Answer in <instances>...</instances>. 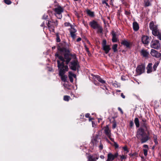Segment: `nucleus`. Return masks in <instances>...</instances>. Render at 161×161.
<instances>
[{
	"label": "nucleus",
	"mask_w": 161,
	"mask_h": 161,
	"mask_svg": "<svg viewBox=\"0 0 161 161\" xmlns=\"http://www.w3.org/2000/svg\"><path fill=\"white\" fill-rule=\"evenodd\" d=\"M56 41L58 42H60L61 41V40L60 38V37H59V34L58 33H57L56 34Z\"/></svg>",
	"instance_id": "c756f323"
},
{
	"label": "nucleus",
	"mask_w": 161,
	"mask_h": 161,
	"mask_svg": "<svg viewBox=\"0 0 161 161\" xmlns=\"http://www.w3.org/2000/svg\"><path fill=\"white\" fill-rule=\"evenodd\" d=\"M142 123H146V120L145 119H144V118H142Z\"/></svg>",
	"instance_id": "de8ad7c7"
},
{
	"label": "nucleus",
	"mask_w": 161,
	"mask_h": 161,
	"mask_svg": "<svg viewBox=\"0 0 161 161\" xmlns=\"http://www.w3.org/2000/svg\"><path fill=\"white\" fill-rule=\"evenodd\" d=\"M117 44H115L113 46L112 48L114 52H116L117 51Z\"/></svg>",
	"instance_id": "2f4dec72"
},
{
	"label": "nucleus",
	"mask_w": 161,
	"mask_h": 161,
	"mask_svg": "<svg viewBox=\"0 0 161 161\" xmlns=\"http://www.w3.org/2000/svg\"><path fill=\"white\" fill-rule=\"evenodd\" d=\"M103 144L101 143H100V145L99 146V148L100 150H101L103 148Z\"/></svg>",
	"instance_id": "a19ab883"
},
{
	"label": "nucleus",
	"mask_w": 161,
	"mask_h": 161,
	"mask_svg": "<svg viewBox=\"0 0 161 161\" xmlns=\"http://www.w3.org/2000/svg\"><path fill=\"white\" fill-rule=\"evenodd\" d=\"M69 66L72 70L75 71L79 67V63L76 59H75L70 62Z\"/></svg>",
	"instance_id": "423d86ee"
},
{
	"label": "nucleus",
	"mask_w": 161,
	"mask_h": 161,
	"mask_svg": "<svg viewBox=\"0 0 161 161\" xmlns=\"http://www.w3.org/2000/svg\"><path fill=\"white\" fill-rule=\"evenodd\" d=\"M44 25V22H43L41 24V26H42V27Z\"/></svg>",
	"instance_id": "052dcab7"
},
{
	"label": "nucleus",
	"mask_w": 161,
	"mask_h": 161,
	"mask_svg": "<svg viewBox=\"0 0 161 161\" xmlns=\"http://www.w3.org/2000/svg\"><path fill=\"white\" fill-rule=\"evenodd\" d=\"M141 53L143 57L145 58L147 57L149 54L148 53L146 50L144 49H142L141 50Z\"/></svg>",
	"instance_id": "dca6fc26"
},
{
	"label": "nucleus",
	"mask_w": 161,
	"mask_h": 161,
	"mask_svg": "<svg viewBox=\"0 0 161 161\" xmlns=\"http://www.w3.org/2000/svg\"><path fill=\"white\" fill-rule=\"evenodd\" d=\"M98 159V158H96L93 156L90 155L88 157V160L87 161H96V160Z\"/></svg>",
	"instance_id": "aec40b11"
},
{
	"label": "nucleus",
	"mask_w": 161,
	"mask_h": 161,
	"mask_svg": "<svg viewBox=\"0 0 161 161\" xmlns=\"http://www.w3.org/2000/svg\"><path fill=\"white\" fill-rule=\"evenodd\" d=\"M83 24L86 27H88V25H87V23L84 20H83Z\"/></svg>",
	"instance_id": "58836bf2"
},
{
	"label": "nucleus",
	"mask_w": 161,
	"mask_h": 161,
	"mask_svg": "<svg viewBox=\"0 0 161 161\" xmlns=\"http://www.w3.org/2000/svg\"><path fill=\"white\" fill-rule=\"evenodd\" d=\"M54 23L56 25H58V21H57V20H56L55 22H54Z\"/></svg>",
	"instance_id": "4d7b16f0"
},
{
	"label": "nucleus",
	"mask_w": 161,
	"mask_h": 161,
	"mask_svg": "<svg viewBox=\"0 0 161 161\" xmlns=\"http://www.w3.org/2000/svg\"><path fill=\"white\" fill-rule=\"evenodd\" d=\"M56 56L58 57L59 59L62 61V62L60 63L59 60H58L57 62L58 64V67L59 69V75L60 77L61 80L64 82L67 81V76L65 75L66 72L69 70V68L67 65H65L64 64V61L63 58L58 54L55 55Z\"/></svg>",
	"instance_id": "f03ea898"
},
{
	"label": "nucleus",
	"mask_w": 161,
	"mask_h": 161,
	"mask_svg": "<svg viewBox=\"0 0 161 161\" xmlns=\"http://www.w3.org/2000/svg\"><path fill=\"white\" fill-rule=\"evenodd\" d=\"M122 44L124 45L125 46L127 47H129L130 46V43L126 40L123 41Z\"/></svg>",
	"instance_id": "393cba45"
},
{
	"label": "nucleus",
	"mask_w": 161,
	"mask_h": 161,
	"mask_svg": "<svg viewBox=\"0 0 161 161\" xmlns=\"http://www.w3.org/2000/svg\"><path fill=\"white\" fill-rule=\"evenodd\" d=\"M158 35H159V39L161 40V34H159V32H158Z\"/></svg>",
	"instance_id": "6e6d98bb"
},
{
	"label": "nucleus",
	"mask_w": 161,
	"mask_h": 161,
	"mask_svg": "<svg viewBox=\"0 0 161 161\" xmlns=\"http://www.w3.org/2000/svg\"><path fill=\"white\" fill-rule=\"evenodd\" d=\"M130 127H132L133 125V123L132 121H131L130 123Z\"/></svg>",
	"instance_id": "c03bdc74"
},
{
	"label": "nucleus",
	"mask_w": 161,
	"mask_h": 161,
	"mask_svg": "<svg viewBox=\"0 0 161 161\" xmlns=\"http://www.w3.org/2000/svg\"><path fill=\"white\" fill-rule=\"evenodd\" d=\"M69 52V51L68 49L65 47H62L60 48L59 53H55V55L56 54H58L62 57L64 60V63L65 62L66 64L67 65L71 60V58L70 57L69 55L65 53ZM55 56L56 57V56ZM56 57H57V56Z\"/></svg>",
	"instance_id": "7ed1b4c3"
},
{
	"label": "nucleus",
	"mask_w": 161,
	"mask_h": 161,
	"mask_svg": "<svg viewBox=\"0 0 161 161\" xmlns=\"http://www.w3.org/2000/svg\"><path fill=\"white\" fill-rule=\"evenodd\" d=\"M148 150V149H143L144 154L145 156H146L147 155Z\"/></svg>",
	"instance_id": "72a5a7b5"
},
{
	"label": "nucleus",
	"mask_w": 161,
	"mask_h": 161,
	"mask_svg": "<svg viewBox=\"0 0 161 161\" xmlns=\"http://www.w3.org/2000/svg\"><path fill=\"white\" fill-rule=\"evenodd\" d=\"M121 96L123 98H125V96L124 95L123 93H121Z\"/></svg>",
	"instance_id": "8fccbe9b"
},
{
	"label": "nucleus",
	"mask_w": 161,
	"mask_h": 161,
	"mask_svg": "<svg viewBox=\"0 0 161 161\" xmlns=\"http://www.w3.org/2000/svg\"><path fill=\"white\" fill-rule=\"evenodd\" d=\"M98 119V121H99V120H101L102 119H101V118H99V119Z\"/></svg>",
	"instance_id": "69168bd1"
},
{
	"label": "nucleus",
	"mask_w": 161,
	"mask_h": 161,
	"mask_svg": "<svg viewBox=\"0 0 161 161\" xmlns=\"http://www.w3.org/2000/svg\"><path fill=\"white\" fill-rule=\"evenodd\" d=\"M159 62L158 61H157L155 62L153 66V69L154 71H155L156 69V68L157 66H158L159 64Z\"/></svg>",
	"instance_id": "bb28decb"
},
{
	"label": "nucleus",
	"mask_w": 161,
	"mask_h": 161,
	"mask_svg": "<svg viewBox=\"0 0 161 161\" xmlns=\"http://www.w3.org/2000/svg\"><path fill=\"white\" fill-rule=\"evenodd\" d=\"M64 26H70L71 27L72 26L71 25H70V23L68 22H65L64 24Z\"/></svg>",
	"instance_id": "e433bc0d"
},
{
	"label": "nucleus",
	"mask_w": 161,
	"mask_h": 161,
	"mask_svg": "<svg viewBox=\"0 0 161 161\" xmlns=\"http://www.w3.org/2000/svg\"><path fill=\"white\" fill-rule=\"evenodd\" d=\"M96 78L100 82H101L102 83H105V80H103L100 77V76L98 75H96L95 76Z\"/></svg>",
	"instance_id": "5701e85b"
},
{
	"label": "nucleus",
	"mask_w": 161,
	"mask_h": 161,
	"mask_svg": "<svg viewBox=\"0 0 161 161\" xmlns=\"http://www.w3.org/2000/svg\"><path fill=\"white\" fill-rule=\"evenodd\" d=\"M114 142V146L116 148H117L119 147V145L117 144V143L115 142L114 141V142Z\"/></svg>",
	"instance_id": "4c0bfd02"
},
{
	"label": "nucleus",
	"mask_w": 161,
	"mask_h": 161,
	"mask_svg": "<svg viewBox=\"0 0 161 161\" xmlns=\"http://www.w3.org/2000/svg\"><path fill=\"white\" fill-rule=\"evenodd\" d=\"M69 77L71 82H72L73 81V77L76 78V75L73 73L72 72L69 71Z\"/></svg>",
	"instance_id": "2eb2a0df"
},
{
	"label": "nucleus",
	"mask_w": 161,
	"mask_h": 161,
	"mask_svg": "<svg viewBox=\"0 0 161 161\" xmlns=\"http://www.w3.org/2000/svg\"><path fill=\"white\" fill-rule=\"evenodd\" d=\"M92 126L93 127H95L96 125L93 121H92Z\"/></svg>",
	"instance_id": "3c124183"
},
{
	"label": "nucleus",
	"mask_w": 161,
	"mask_h": 161,
	"mask_svg": "<svg viewBox=\"0 0 161 161\" xmlns=\"http://www.w3.org/2000/svg\"><path fill=\"white\" fill-rule=\"evenodd\" d=\"M143 147L145 148V149H148V147L147 145L145 144L143 145Z\"/></svg>",
	"instance_id": "79ce46f5"
},
{
	"label": "nucleus",
	"mask_w": 161,
	"mask_h": 161,
	"mask_svg": "<svg viewBox=\"0 0 161 161\" xmlns=\"http://www.w3.org/2000/svg\"><path fill=\"white\" fill-rule=\"evenodd\" d=\"M112 41L113 42H117V38L116 34L114 33L113 32L112 34Z\"/></svg>",
	"instance_id": "412c9836"
},
{
	"label": "nucleus",
	"mask_w": 161,
	"mask_h": 161,
	"mask_svg": "<svg viewBox=\"0 0 161 161\" xmlns=\"http://www.w3.org/2000/svg\"><path fill=\"white\" fill-rule=\"evenodd\" d=\"M152 64L151 63H150L148 64L147 67V73H149L152 71Z\"/></svg>",
	"instance_id": "a211bd4d"
},
{
	"label": "nucleus",
	"mask_w": 161,
	"mask_h": 161,
	"mask_svg": "<svg viewBox=\"0 0 161 161\" xmlns=\"http://www.w3.org/2000/svg\"><path fill=\"white\" fill-rule=\"evenodd\" d=\"M108 1H102V3L103 4H105L106 6H107L108 7H109V6L108 4V3H107Z\"/></svg>",
	"instance_id": "f704fd0d"
},
{
	"label": "nucleus",
	"mask_w": 161,
	"mask_h": 161,
	"mask_svg": "<svg viewBox=\"0 0 161 161\" xmlns=\"http://www.w3.org/2000/svg\"><path fill=\"white\" fill-rule=\"evenodd\" d=\"M97 30V33L98 34H102L103 31V28L100 25L96 29Z\"/></svg>",
	"instance_id": "4be33fe9"
},
{
	"label": "nucleus",
	"mask_w": 161,
	"mask_h": 161,
	"mask_svg": "<svg viewBox=\"0 0 161 161\" xmlns=\"http://www.w3.org/2000/svg\"><path fill=\"white\" fill-rule=\"evenodd\" d=\"M142 126L145 129V130L147 133V134L145 132L144 130L142 128H139L137 130L136 136L137 138L140 141L142 144L147 142L150 139L149 136V127L146 123H141Z\"/></svg>",
	"instance_id": "f257e3e1"
},
{
	"label": "nucleus",
	"mask_w": 161,
	"mask_h": 161,
	"mask_svg": "<svg viewBox=\"0 0 161 161\" xmlns=\"http://www.w3.org/2000/svg\"><path fill=\"white\" fill-rule=\"evenodd\" d=\"M118 156V154L117 153H115L114 154H113L111 153H109L108 154L107 159L106 161H113Z\"/></svg>",
	"instance_id": "1a4fd4ad"
},
{
	"label": "nucleus",
	"mask_w": 161,
	"mask_h": 161,
	"mask_svg": "<svg viewBox=\"0 0 161 161\" xmlns=\"http://www.w3.org/2000/svg\"><path fill=\"white\" fill-rule=\"evenodd\" d=\"M113 0H110V1L111 2H112L113 1Z\"/></svg>",
	"instance_id": "774afa93"
},
{
	"label": "nucleus",
	"mask_w": 161,
	"mask_h": 161,
	"mask_svg": "<svg viewBox=\"0 0 161 161\" xmlns=\"http://www.w3.org/2000/svg\"><path fill=\"white\" fill-rule=\"evenodd\" d=\"M94 140L95 141H97V138H95L94 139Z\"/></svg>",
	"instance_id": "e2e57ef3"
},
{
	"label": "nucleus",
	"mask_w": 161,
	"mask_h": 161,
	"mask_svg": "<svg viewBox=\"0 0 161 161\" xmlns=\"http://www.w3.org/2000/svg\"><path fill=\"white\" fill-rule=\"evenodd\" d=\"M149 28L152 31V33L155 36H157L158 34V29L157 26L154 25L153 21L150 22L149 25Z\"/></svg>",
	"instance_id": "20e7f679"
},
{
	"label": "nucleus",
	"mask_w": 161,
	"mask_h": 161,
	"mask_svg": "<svg viewBox=\"0 0 161 161\" xmlns=\"http://www.w3.org/2000/svg\"><path fill=\"white\" fill-rule=\"evenodd\" d=\"M134 123L135 124L136 127L138 128L139 127L140 123L138 119L137 118H136L134 119Z\"/></svg>",
	"instance_id": "b1692460"
},
{
	"label": "nucleus",
	"mask_w": 161,
	"mask_h": 161,
	"mask_svg": "<svg viewBox=\"0 0 161 161\" xmlns=\"http://www.w3.org/2000/svg\"><path fill=\"white\" fill-rule=\"evenodd\" d=\"M145 67L143 64L139 65L136 69V71L138 75H140L144 72Z\"/></svg>",
	"instance_id": "6e6552de"
},
{
	"label": "nucleus",
	"mask_w": 161,
	"mask_h": 161,
	"mask_svg": "<svg viewBox=\"0 0 161 161\" xmlns=\"http://www.w3.org/2000/svg\"><path fill=\"white\" fill-rule=\"evenodd\" d=\"M50 21H48L47 23V26H48V27H50L51 26V25L50 23Z\"/></svg>",
	"instance_id": "603ef678"
},
{
	"label": "nucleus",
	"mask_w": 161,
	"mask_h": 161,
	"mask_svg": "<svg viewBox=\"0 0 161 161\" xmlns=\"http://www.w3.org/2000/svg\"><path fill=\"white\" fill-rule=\"evenodd\" d=\"M81 38H78L77 39V42H79V41H80L81 40Z\"/></svg>",
	"instance_id": "864d4df0"
},
{
	"label": "nucleus",
	"mask_w": 161,
	"mask_h": 161,
	"mask_svg": "<svg viewBox=\"0 0 161 161\" xmlns=\"http://www.w3.org/2000/svg\"><path fill=\"white\" fill-rule=\"evenodd\" d=\"M116 124L115 123L113 125V129H114L116 127Z\"/></svg>",
	"instance_id": "09e8293b"
},
{
	"label": "nucleus",
	"mask_w": 161,
	"mask_h": 161,
	"mask_svg": "<svg viewBox=\"0 0 161 161\" xmlns=\"http://www.w3.org/2000/svg\"><path fill=\"white\" fill-rule=\"evenodd\" d=\"M102 1H108V0H103Z\"/></svg>",
	"instance_id": "338daca9"
},
{
	"label": "nucleus",
	"mask_w": 161,
	"mask_h": 161,
	"mask_svg": "<svg viewBox=\"0 0 161 161\" xmlns=\"http://www.w3.org/2000/svg\"><path fill=\"white\" fill-rule=\"evenodd\" d=\"M103 50L105 51L106 54H107L109 52L110 49V46L108 45H107L103 47Z\"/></svg>",
	"instance_id": "6ab92c4d"
},
{
	"label": "nucleus",
	"mask_w": 161,
	"mask_h": 161,
	"mask_svg": "<svg viewBox=\"0 0 161 161\" xmlns=\"http://www.w3.org/2000/svg\"><path fill=\"white\" fill-rule=\"evenodd\" d=\"M142 42L143 44H147L150 41V38L147 36H143L142 38Z\"/></svg>",
	"instance_id": "4468645a"
},
{
	"label": "nucleus",
	"mask_w": 161,
	"mask_h": 161,
	"mask_svg": "<svg viewBox=\"0 0 161 161\" xmlns=\"http://www.w3.org/2000/svg\"><path fill=\"white\" fill-rule=\"evenodd\" d=\"M81 0H74V1H80Z\"/></svg>",
	"instance_id": "0e129e2a"
},
{
	"label": "nucleus",
	"mask_w": 161,
	"mask_h": 161,
	"mask_svg": "<svg viewBox=\"0 0 161 161\" xmlns=\"http://www.w3.org/2000/svg\"><path fill=\"white\" fill-rule=\"evenodd\" d=\"M151 47L152 48L157 49L160 47V44L158 41H152L151 43Z\"/></svg>",
	"instance_id": "9d476101"
},
{
	"label": "nucleus",
	"mask_w": 161,
	"mask_h": 161,
	"mask_svg": "<svg viewBox=\"0 0 161 161\" xmlns=\"http://www.w3.org/2000/svg\"><path fill=\"white\" fill-rule=\"evenodd\" d=\"M120 158L122 159V160H123V159H125L126 158V157L124 155L120 156Z\"/></svg>",
	"instance_id": "ea45409f"
},
{
	"label": "nucleus",
	"mask_w": 161,
	"mask_h": 161,
	"mask_svg": "<svg viewBox=\"0 0 161 161\" xmlns=\"http://www.w3.org/2000/svg\"><path fill=\"white\" fill-rule=\"evenodd\" d=\"M70 98V97L68 96H65L64 97V100L65 101H68Z\"/></svg>",
	"instance_id": "7c9ffc66"
},
{
	"label": "nucleus",
	"mask_w": 161,
	"mask_h": 161,
	"mask_svg": "<svg viewBox=\"0 0 161 161\" xmlns=\"http://www.w3.org/2000/svg\"><path fill=\"white\" fill-rule=\"evenodd\" d=\"M133 29L135 31H137L139 29V26L136 22H134L133 23Z\"/></svg>",
	"instance_id": "f3484780"
},
{
	"label": "nucleus",
	"mask_w": 161,
	"mask_h": 161,
	"mask_svg": "<svg viewBox=\"0 0 161 161\" xmlns=\"http://www.w3.org/2000/svg\"><path fill=\"white\" fill-rule=\"evenodd\" d=\"M102 44V47H103L107 45L106 41L105 40H103Z\"/></svg>",
	"instance_id": "c9c22d12"
},
{
	"label": "nucleus",
	"mask_w": 161,
	"mask_h": 161,
	"mask_svg": "<svg viewBox=\"0 0 161 161\" xmlns=\"http://www.w3.org/2000/svg\"><path fill=\"white\" fill-rule=\"evenodd\" d=\"M55 12V15L59 19H61L62 18V13L64 12L63 8L60 6H59L54 9Z\"/></svg>",
	"instance_id": "39448f33"
},
{
	"label": "nucleus",
	"mask_w": 161,
	"mask_h": 161,
	"mask_svg": "<svg viewBox=\"0 0 161 161\" xmlns=\"http://www.w3.org/2000/svg\"><path fill=\"white\" fill-rule=\"evenodd\" d=\"M92 119H93V118H90V117L89 118V120L90 121H91Z\"/></svg>",
	"instance_id": "680f3d73"
},
{
	"label": "nucleus",
	"mask_w": 161,
	"mask_h": 161,
	"mask_svg": "<svg viewBox=\"0 0 161 161\" xmlns=\"http://www.w3.org/2000/svg\"><path fill=\"white\" fill-rule=\"evenodd\" d=\"M123 149L125 151H127V148L126 147H123Z\"/></svg>",
	"instance_id": "13d9d810"
},
{
	"label": "nucleus",
	"mask_w": 161,
	"mask_h": 161,
	"mask_svg": "<svg viewBox=\"0 0 161 161\" xmlns=\"http://www.w3.org/2000/svg\"><path fill=\"white\" fill-rule=\"evenodd\" d=\"M153 140L154 142L156 144H158V141H157V136L154 135L153 136Z\"/></svg>",
	"instance_id": "c85d7f7f"
},
{
	"label": "nucleus",
	"mask_w": 161,
	"mask_h": 161,
	"mask_svg": "<svg viewBox=\"0 0 161 161\" xmlns=\"http://www.w3.org/2000/svg\"><path fill=\"white\" fill-rule=\"evenodd\" d=\"M89 25L92 28L94 29H96L100 25L99 24L94 20L90 22Z\"/></svg>",
	"instance_id": "9b49d317"
},
{
	"label": "nucleus",
	"mask_w": 161,
	"mask_h": 161,
	"mask_svg": "<svg viewBox=\"0 0 161 161\" xmlns=\"http://www.w3.org/2000/svg\"><path fill=\"white\" fill-rule=\"evenodd\" d=\"M150 54L152 56L156 58H158L161 56V53L153 49L151 50Z\"/></svg>",
	"instance_id": "f8f14e48"
},
{
	"label": "nucleus",
	"mask_w": 161,
	"mask_h": 161,
	"mask_svg": "<svg viewBox=\"0 0 161 161\" xmlns=\"http://www.w3.org/2000/svg\"><path fill=\"white\" fill-rule=\"evenodd\" d=\"M4 3L8 5H9L12 3V2L10 0H4Z\"/></svg>",
	"instance_id": "473e14b6"
},
{
	"label": "nucleus",
	"mask_w": 161,
	"mask_h": 161,
	"mask_svg": "<svg viewBox=\"0 0 161 161\" xmlns=\"http://www.w3.org/2000/svg\"><path fill=\"white\" fill-rule=\"evenodd\" d=\"M106 141L108 143H110V142L109 141V140L107 138H106Z\"/></svg>",
	"instance_id": "bf43d9fd"
},
{
	"label": "nucleus",
	"mask_w": 161,
	"mask_h": 161,
	"mask_svg": "<svg viewBox=\"0 0 161 161\" xmlns=\"http://www.w3.org/2000/svg\"><path fill=\"white\" fill-rule=\"evenodd\" d=\"M118 110L122 114H123V111L122 109H121V108H120L118 107Z\"/></svg>",
	"instance_id": "37998d69"
},
{
	"label": "nucleus",
	"mask_w": 161,
	"mask_h": 161,
	"mask_svg": "<svg viewBox=\"0 0 161 161\" xmlns=\"http://www.w3.org/2000/svg\"><path fill=\"white\" fill-rule=\"evenodd\" d=\"M47 15H46L45 14L42 17V19H47Z\"/></svg>",
	"instance_id": "a18cd8bd"
},
{
	"label": "nucleus",
	"mask_w": 161,
	"mask_h": 161,
	"mask_svg": "<svg viewBox=\"0 0 161 161\" xmlns=\"http://www.w3.org/2000/svg\"><path fill=\"white\" fill-rule=\"evenodd\" d=\"M90 114H86L85 115V117L86 118H90Z\"/></svg>",
	"instance_id": "49530a36"
},
{
	"label": "nucleus",
	"mask_w": 161,
	"mask_h": 161,
	"mask_svg": "<svg viewBox=\"0 0 161 161\" xmlns=\"http://www.w3.org/2000/svg\"><path fill=\"white\" fill-rule=\"evenodd\" d=\"M100 158L102 159H104V157L103 155H102L100 156Z\"/></svg>",
	"instance_id": "5fc2aeb1"
},
{
	"label": "nucleus",
	"mask_w": 161,
	"mask_h": 161,
	"mask_svg": "<svg viewBox=\"0 0 161 161\" xmlns=\"http://www.w3.org/2000/svg\"><path fill=\"white\" fill-rule=\"evenodd\" d=\"M104 131L105 134L109 138L110 140L112 142H114V139L111 137V130L109 129L108 125H107L105 127Z\"/></svg>",
	"instance_id": "0eeeda50"
},
{
	"label": "nucleus",
	"mask_w": 161,
	"mask_h": 161,
	"mask_svg": "<svg viewBox=\"0 0 161 161\" xmlns=\"http://www.w3.org/2000/svg\"><path fill=\"white\" fill-rule=\"evenodd\" d=\"M71 36L73 39L75 38L76 37L75 32H76V30L74 27L71 26L70 29H69Z\"/></svg>",
	"instance_id": "ddd939ff"
},
{
	"label": "nucleus",
	"mask_w": 161,
	"mask_h": 161,
	"mask_svg": "<svg viewBox=\"0 0 161 161\" xmlns=\"http://www.w3.org/2000/svg\"><path fill=\"white\" fill-rule=\"evenodd\" d=\"M145 6L148 7L151 5V3L148 0H145L144 1Z\"/></svg>",
	"instance_id": "cd10ccee"
},
{
	"label": "nucleus",
	"mask_w": 161,
	"mask_h": 161,
	"mask_svg": "<svg viewBox=\"0 0 161 161\" xmlns=\"http://www.w3.org/2000/svg\"><path fill=\"white\" fill-rule=\"evenodd\" d=\"M88 15L91 17L93 16L94 15V13L90 10H87L86 11Z\"/></svg>",
	"instance_id": "a878e982"
}]
</instances>
